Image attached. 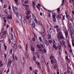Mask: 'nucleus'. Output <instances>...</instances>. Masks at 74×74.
Here are the masks:
<instances>
[{
  "label": "nucleus",
  "mask_w": 74,
  "mask_h": 74,
  "mask_svg": "<svg viewBox=\"0 0 74 74\" xmlns=\"http://www.w3.org/2000/svg\"><path fill=\"white\" fill-rule=\"evenodd\" d=\"M47 71L49 72V73H50V71H49V68L48 67H47Z\"/></svg>",
  "instance_id": "obj_52"
},
{
  "label": "nucleus",
  "mask_w": 74,
  "mask_h": 74,
  "mask_svg": "<svg viewBox=\"0 0 74 74\" xmlns=\"http://www.w3.org/2000/svg\"><path fill=\"white\" fill-rule=\"evenodd\" d=\"M52 17L53 19V22H56V14L54 12H53L52 13Z\"/></svg>",
  "instance_id": "obj_5"
},
{
  "label": "nucleus",
  "mask_w": 74,
  "mask_h": 74,
  "mask_svg": "<svg viewBox=\"0 0 74 74\" xmlns=\"http://www.w3.org/2000/svg\"><path fill=\"white\" fill-rule=\"evenodd\" d=\"M32 18H33V19L36 18V16H34V14L32 13Z\"/></svg>",
  "instance_id": "obj_28"
},
{
  "label": "nucleus",
  "mask_w": 74,
  "mask_h": 74,
  "mask_svg": "<svg viewBox=\"0 0 74 74\" xmlns=\"http://www.w3.org/2000/svg\"><path fill=\"white\" fill-rule=\"evenodd\" d=\"M36 7L38 8V10H39V11H40V7H38V5H36Z\"/></svg>",
  "instance_id": "obj_40"
},
{
  "label": "nucleus",
  "mask_w": 74,
  "mask_h": 74,
  "mask_svg": "<svg viewBox=\"0 0 74 74\" xmlns=\"http://www.w3.org/2000/svg\"><path fill=\"white\" fill-rule=\"evenodd\" d=\"M12 15L11 14L7 17V19L8 20V19H12Z\"/></svg>",
  "instance_id": "obj_12"
},
{
  "label": "nucleus",
  "mask_w": 74,
  "mask_h": 74,
  "mask_svg": "<svg viewBox=\"0 0 74 74\" xmlns=\"http://www.w3.org/2000/svg\"><path fill=\"white\" fill-rule=\"evenodd\" d=\"M28 3H29V1H28V0L25 1L24 2L25 4H27Z\"/></svg>",
  "instance_id": "obj_36"
},
{
  "label": "nucleus",
  "mask_w": 74,
  "mask_h": 74,
  "mask_svg": "<svg viewBox=\"0 0 74 74\" xmlns=\"http://www.w3.org/2000/svg\"><path fill=\"white\" fill-rule=\"evenodd\" d=\"M43 52L45 53H47V49H43Z\"/></svg>",
  "instance_id": "obj_25"
},
{
  "label": "nucleus",
  "mask_w": 74,
  "mask_h": 74,
  "mask_svg": "<svg viewBox=\"0 0 74 74\" xmlns=\"http://www.w3.org/2000/svg\"><path fill=\"white\" fill-rule=\"evenodd\" d=\"M54 27L55 28V29H58V28H59V25H56V26H55Z\"/></svg>",
  "instance_id": "obj_33"
},
{
  "label": "nucleus",
  "mask_w": 74,
  "mask_h": 74,
  "mask_svg": "<svg viewBox=\"0 0 74 74\" xmlns=\"http://www.w3.org/2000/svg\"><path fill=\"white\" fill-rule=\"evenodd\" d=\"M59 20L60 19H61V15L60 14H58L57 16Z\"/></svg>",
  "instance_id": "obj_20"
},
{
  "label": "nucleus",
  "mask_w": 74,
  "mask_h": 74,
  "mask_svg": "<svg viewBox=\"0 0 74 74\" xmlns=\"http://www.w3.org/2000/svg\"><path fill=\"white\" fill-rule=\"evenodd\" d=\"M16 15H17V17H18V16H20V14H19L18 13H16Z\"/></svg>",
  "instance_id": "obj_57"
},
{
  "label": "nucleus",
  "mask_w": 74,
  "mask_h": 74,
  "mask_svg": "<svg viewBox=\"0 0 74 74\" xmlns=\"http://www.w3.org/2000/svg\"><path fill=\"white\" fill-rule=\"evenodd\" d=\"M30 48L32 51H34V47L33 46H31Z\"/></svg>",
  "instance_id": "obj_15"
},
{
  "label": "nucleus",
  "mask_w": 74,
  "mask_h": 74,
  "mask_svg": "<svg viewBox=\"0 0 74 74\" xmlns=\"http://www.w3.org/2000/svg\"><path fill=\"white\" fill-rule=\"evenodd\" d=\"M5 45H4V48L5 50L7 49V46H5Z\"/></svg>",
  "instance_id": "obj_41"
},
{
  "label": "nucleus",
  "mask_w": 74,
  "mask_h": 74,
  "mask_svg": "<svg viewBox=\"0 0 74 74\" xmlns=\"http://www.w3.org/2000/svg\"><path fill=\"white\" fill-rule=\"evenodd\" d=\"M38 5L39 7H41V5L40 3H38Z\"/></svg>",
  "instance_id": "obj_63"
},
{
  "label": "nucleus",
  "mask_w": 74,
  "mask_h": 74,
  "mask_svg": "<svg viewBox=\"0 0 74 74\" xmlns=\"http://www.w3.org/2000/svg\"><path fill=\"white\" fill-rule=\"evenodd\" d=\"M37 47L38 48H41V47L40 45H38L37 46Z\"/></svg>",
  "instance_id": "obj_46"
},
{
  "label": "nucleus",
  "mask_w": 74,
  "mask_h": 74,
  "mask_svg": "<svg viewBox=\"0 0 74 74\" xmlns=\"http://www.w3.org/2000/svg\"><path fill=\"white\" fill-rule=\"evenodd\" d=\"M12 9H13V10H15V9L14 7V6L12 5Z\"/></svg>",
  "instance_id": "obj_61"
},
{
  "label": "nucleus",
  "mask_w": 74,
  "mask_h": 74,
  "mask_svg": "<svg viewBox=\"0 0 74 74\" xmlns=\"http://www.w3.org/2000/svg\"><path fill=\"white\" fill-rule=\"evenodd\" d=\"M32 4L33 5H36V3H35L34 1L32 2Z\"/></svg>",
  "instance_id": "obj_49"
},
{
  "label": "nucleus",
  "mask_w": 74,
  "mask_h": 74,
  "mask_svg": "<svg viewBox=\"0 0 74 74\" xmlns=\"http://www.w3.org/2000/svg\"><path fill=\"white\" fill-rule=\"evenodd\" d=\"M38 49L39 52H44V51H43V49H42V48H38Z\"/></svg>",
  "instance_id": "obj_16"
},
{
  "label": "nucleus",
  "mask_w": 74,
  "mask_h": 74,
  "mask_svg": "<svg viewBox=\"0 0 74 74\" xmlns=\"http://www.w3.org/2000/svg\"><path fill=\"white\" fill-rule=\"evenodd\" d=\"M67 60L68 61V63H69V64H70V59H68Z\"/></svg>",
  "instance_id": "obj_53"
},
{
  "label": "nucleus",
  "mask_w": 74,
  "mask_h": 74,
  "mask_svg": "<svg viewBox=\"0 0 74 74\" xmlns=\"http://www.w3.org/2000/svg\"><path fill=\"white\" fill-rule=\"evenodd\" d=\"M12 43V46L13 47V50H16L17 47L16 45L15 44H14L13 43Z\"/></svg>",
  "instance_id": "obj_8"
},
{
  "label": "nucleus",
  "mask_w": 74,
  "mask_h": 74,
  "mask_svg": "<svg viewBox=\"0 0 74 74\" xmlns=\"http://www.w3.org/2000/svg\"><path fill=\"white\" fill-rule=\"evenodd\" d=\"M3 7L4 8H7V5H4Z\"/></svg>",
  "instance_id": "obj_45"
},
{
  "label": "nucleus",
  "mask_w": 74,
  "mask_h": 74,
  "mask_svg": "<svg viewBox=\"0 0 74 74\" xmlns=\"http://www.w3.org/2000/svg\"><path fill=\"white\" fill-rule=\"evenodd\" d=\"M48 16L49 17V19H51V18L52 16H51V14L49 13H48Z\"/></svg>",
  "instance_id": "obj_24"
},
{
  "label": "nucleus",
  "mask_w": 74,
  "mask_h": 74,
  "mask_svg": "<svg viewBox=\"0 0 74 74\" xmlns=\"http://www.w3.org/2000/svg\"><path fill=\"white\" fill-rule=\"evenodd\" d=\"M29 69V70H30L32 71V70H33V69H32V67L31 66H30Z\"/></svg>",
  "instance_id": "obj_56"
},
{
  "label": "nucleus",
  "mask_w": 74,
  "mask_h": 74,
  "mask_svg": "<svg viewBox=\"0 0 74 74\" xmlns=\"http://www.w3.org/2000/svg\"><path fill=\"white\" fill-rule=\"evenodd\" d=\"M67 69H68V70L67 71V73H68V74H70V73H71V72L70 71H69V68H67Z\"/></svg>",
  "instance_id": "obj_35"
},
{
  "label": "nucleus",
  "mask_w": 74,
  "mask_h": 74,
  "mask_svg": "<svg viewBox=\"0 0 74 74\" xmlns=\"http://www.w3.org/2000/svg\"><path fill=\"white\" fill-rule=\"evenodd\" d=\"M62 45H63L64 47V48H66V45H65V43H64V42H62Z\"/></svg>",
  "instance_id": "obj_23"
},
{
  "label": "nucleus",
  "mask_w": 74,
  "mask_h": 74,
  "mask_svg": "<svg viewBox=\"0 0 74 74\" xmlns=\"http://www.w3.org/2000/svg\"><path fill=\"white\" fill-rule=\"evenodd\" d=\"M8 9H9V10H10L11 9V6L10 5H9L8 6Z\"/></svg>",
  "instance_id": "obj_55"
},
{
  "label": "nucleus",
  "mask_w": 74,
  "mask_h": 74,
  "mask_svg": "<svg viewBox=\"0 0 74 74\" xmlns=\"http://www.w3.org/2000/svg\"><path fill=\"white\" fill-rule=\"evenodd\" d=\"M8 41L9 42V44H10L11 43V39H8Z\"/></svg>",
  "instance_id": "obj_54"
},
{
  "label": "nucleus",
  "mask_w": 74,
  "mask_h": 74,
  "mask_svg": "<svg viewBox=\"0 0 74 74\" xmlns=\"http://www.w3.org/2000/svg\"><path fill=\"white\" fill-rule=\"evenodd\" d=\"M29 25H32V22H31V21H30L29 22Z\"/></svg>",
  "instance_id": "obj_51"
},
{
  "label": "nucleus",
  "mask_w": 74,
  "mask_h": 74,
  "mask_svg": "<svg viewBox=\"0 0 74 74\" xmlns=\"http://www.w3.org/2000/svg\"><path fill=\"white\" fill-rule=\"evenodd\" d=\"M34 19L36 23H38V22H37V19H36V18H34Z\"/></svg>",
  "instance_id": "obj_34"
},
{
  "label": "nucleus",
  "mask_w": 74,
  "mask_h": 74,
  "mask_svg": "<svg viewBox=\"0 0 74 74\" xmlns=\"http://www.w3.org/2000/svg\"><path fill=\"white\" fill-rule=\"evenodd\" d=\"M10 38H11V40H14V36L13 35H12V34H10Z\"/></svg>",
  "instance_id": "obj_22"
},
{
  "label": "nucleus",
  "mask_w": 74,
  "mask_h": 74,
  "mask_svg": "<svg viewBox=\"0 0 74 74\" xmlns=\"http://www.w3.org/2000/svg\"><path fill=\"white\" fill-rule=\"evenodd\" d=\"M37 72H38V70H36L34 71V74H37Z\"/></svg>",
  "instance_id": "obj_37"
},
{
  "label": "nucleus",
  "mask_w": 74,
  "mask_h": 74,
  "mask_svg": "<svg viewBox=\"0 0 74 74\" xmlns=\"http://www.w3.org/2000/svg\"><path fill=\"white\" fill-rule=\"evenodd\" d=\"M20 16L21 17V21L23 22H24V23H25L26 22V18L25 17V16H23V15L22 14H20Z\"/></svg>",
  "instance_id": "obj_4"
},
{
  "label": "nucleus",
  "mask_w": 74,
  "mask_h": 74,
  "mask_svg": "<svg viewBox=\"0 0 74 74\" xmlns=\"http://www.w3.org/2000/svg\"><path fill=\"white\" fill-rule=\"evenodd\" d=\"M48 39H51L52 36H51V35L50 34H48Z\"/></svg>",
  "instance_id": "obj_14"
},
{
  "label": "nucleus",
  "mask_w": 74,
  "mask_h": 74,
  "mask_svg": "<svg viewBox=\"0 0 74 74\" xmlns=\"http://www.w3.org/2000/svg\"><path fill=\"white\" fill-rule=\"evenodd\" d=\"M26 47H25V50L26 51H27V48H28V47L27 46V44H26Z\"/></svg>",
  "instance_id": "obj_27"
},
{
  "label": "nucleus",
  "mask_w": 74,
  "mask_h": 74,
  "mask_svg": "<svg viewBox=\"0 0 74 74\" xmlns=\"http://www.w3.org/2000/svg\"><path fill=\"white\" fill-rule=\"evenodd\" d=\"M64 33L65 34V36L66 37V39L67 40H69L70 38V37L69 36V34L68 33V32L67 31H65L64 32Z\"/></svg>",
  "instance_id": "obj_6"
},
{
  "label": "nucleus",
  "mask_w": 74,
  "mask_h": 74,
  "mask_svg": "<svg viewBox=\"0 0 74 74\" xmlns=\"http://www.w3.org/2000/svg\"><path fill=\"white\" fill-rule=\"evenodd\" d=\"M74 34H71V38L72 39V44L73 47L74 46Z\"/></svg>",
  "instance_id": "obj_7"
},
{
  "label": "nucleus",
  "mask_w": 74,
  "mask_h": 74,
  "mask_svg": "<svg viewBox=\"0 0 74 74\" xmlns=\"http://www.w3.org/2000/svg\"><path fill=\"white\" fill-rule=\"evenodd\" d=\"M33 59L34 60H36V58L35 57H34Z\"/></svg>",
  "instance_id": "obj_58"
},
{
  "label": "nucleus",
  "mask_w": 74,
  "mask_h": 74,
  "mask_svg": "<svg viewBox=\"0 0 74 74\" xmlns=\"http://www.w3.org/2000/svg\"><path fill=\"white\" fill-rule=\"evenodd\" d=\"M10 66H11L12 67H14V63H12V64H11V65H10Z\"/></svg>",
  "instance_id": "obj_47"
},
{
  "label": "nucleus",
  "mask_w": 74,
  "mask_h": 74,
  "mask_svg": "<svg viewBox=\"0 0 74 74\" xmlns=\"http://www.w3.org/2000/svg\"><path fill=\"white\" fill-rule=\"evenodd\" d=\"M53 48H54V49L55 50H57L58 48V46H56V45L53 44Z\"/></svg>",
  "instance_id": "obj_13"
},
{
  "label": "nucleus",
  "mask_w": 74,
  "mask_h": 74,
  "mask_svg": "<svg viewBox=\"0 0 74 74\" xmlns=\"http://www.w3.org/2000/svg\"><path fill=\"white\" fill-rule=\"evenodd\" d=\"M72 13L73 14V15H74V10H72Z\"/></svg>",
  "instance_id": "obj_64"
},
{
  "label": "nucleus",
  "mask_w": 74,
  "mask_h": 74,
  "mask_svg": "<svg viewBox=\"0 0 74 74\" xmlns=\"http://www.w3.org/2000/svg\"><path fill=\"white\" fill-rule=\"evenodd\" d=\"M3 65V63L1 64H0V67H2Z\"/></svg>",
  "instance_id": "obj_62"
},
{
  "label": "nucleus",
  "mask_w": 74,
  "mask_h": 74,
  "mask_svg": "<svg viewBox=\"0 0 74 74\" xmlns=\"http://www.w3.org/2000/svg\"><path fill=\"white\" fill-rule=\"evenodd\" d=\"M25 58L27 59V58H28V56L27 55V54H26H26L25 55Z\"/></svg>",
  "instance_id": "obj_50"
},
{
  "label": "nucleus",
  "mask_w": 74,
  "mask_h": 74,
  "mask_svg": "<svg viewBox=\"0 0 74 74\" xmlns=\"http://www.w3.org/2000/svg\"><path fill=\"white\" fill-rule=\"evenodd\" d=\"M12 61L11 60V58L10 59L9 58L8 59V66H10L11 64V63H12Z\"/></svg>",
  "instance_id": "obj_9"
},
{
  "label": "nucleus",
  "mask_w": 74,
  "mask_h": 74,
  "mask_svg": "<svg viewBox=\"0 0 74 74\" xmlns=\"http://www.w3.org/2000/svg\"><path fill=\"white\" fill-rule=\"evenodd\" d=\"M26 18L27 19H28L29 18V15H27V16H26Z\"/></svg>",
  "instance_id": "obj_48"
},
{
  "label": "nucleus",
  "mask_w": 74,
  "mask_h": 74,
  "mask_svg": "<svg viewBox=\"0 0 74 74\" xmlns=\"http://www.w3.org/2000/svg\"><path fill=\"white\" fill-rule=\"evenodd\" d=\"M36 55L37 56V58L38 59H40V54L38 53H36Z\"/></svg>",
  "instance_id": "obj_19"
},
{
  "label": "nucleus",
  "mask_w": 74,
  "mask_h": 74,
  "mask_svg": "<svg viewBox=\"0 0 74 74\" xmlns=\"http://www.w3.org/2000/svg\"><path fill=\"white\" fill-rule=\"evenodd\" d=\"M30 14V11L29 10H28L26 13L27 15H29V14Z\"/></svg>",
  "instance_id": "obj_21"
},
{
  "label": "nucleus",
  "mask_w": 74,
  "mask_h": 74,
  "mask_svg": "<svg viewBox=\"0 0 74 74\" xmlns=\"http://www.w3.org/2000/svg\"><path fill=\"white\" fill-rule=\"evenodd\" d=\"M58 49H59L58 50H62L61 49H62V47H61V46H59Z\"/></svg>",
  "instance_id": "obj_42"
},
{
  "label": "nucleus",
  "mask_w": 74,
  "mask_h": 74,
  "mask_svg": "<svg viewBox=\"0 0 74 74\" xmlns=\"http://www.w3.org/2000/svg\"><path fill=\"white\" fill-rule=\"evenodd\" d=\"M51 62L52 63H55V64L54 66V70H56L57 71H59L58 66V64H57V62H56V60H55V59L54 58L53 60H51Z\"/></svg>",
  "instance_id": "obj_1"
},
{
  "label": "nucleus",
  "mask_w": 74,
  "mask_h": 74,
  "mask_svg": "<svg viewBox=\"0 0 74 74\" xmlns=\"http://www.w3.org/2000/svg\"><path fill=\"white\" fill-rule=\"evenodd\" d=\"M70 21H69V25H71L72 23H73V18H72V19H71L70 20Z\"/></svg>",
  "instance_id": "obj_11"
},
{
  "label": "nucleus",
  "mask_w": 74,
  "mask_h": 74,
  "mask_svg": "<svg viewBox=\"0 0 74 74\" xmlns=\"http://www.w3.org/2000/svg\"><path fill=\"white\" fill-rule=\"evenodd\" d=\"M4 57H5V59H6L7 54L6 53H4Z\"/></svg>",
  "instance_id": "obj_44"
},
{
  "label": "nucleus",
  "mask_w": 74,
  "mask_h": 74,
  "mask_svg": "<svg viewBox=\"0 0 74 74\" xmlns=\"http://www.w3.org/2000/svg\"><path fill=\"white\" fill-rule=\"evenodd\" d=\"M18 48H19V49H21V48H22V46H21V45H18Z\"/></svg>",
  "instance_id": "obj_43"
},
{
  "label": "nucleus",
  "mask_w": 74,
  "mask_h": 74,
  "mask_svg": "<svg viewBox=\"0 0 74 74\" xmlns=\"http://www.w3.org/2000/svg\"><path fill=\"white\" fill-rule=\"evenodd\" d=\"M62 50H59V55H61V53H62Z\"/></svg>",
  "instance_id": "obj_39"
},
{
  "label": "nucleus",
  "mask_w": 74,
  "mask_h": 74,
  "mask_svg": "<svg viewBox=\"0 0 74 74\" xmlns=\"http://www.w3.org/2000/svg\"><path fill=\"white\" fill-rule=\"evenodd\" d=\"M32 27H35V23H33L32 25Z\"/></svg>",
  "instance_id": "obj_26"
},
{
  "label": "nucleus",
  "mask_w": 74,
  "mask_h": 74,
  "mask_svg": "<svg viewBox=\"0 0 74 74\" xmlns=\"http://www.w3.org/2000/svg\"><path fill=\"white\" fill-rule=\"evenodd\" d=\"M45 43L47 45H49V43H48V42L47 40H45Z\"/></svg>",
  "instance_id": "obj_18"
},
{
  "label": "nucleus",
  "mask_w": 74,
  "mask_h": 74,
  "mask_svg": "<svg viewBox=\"0 0 74 74\" xmlns=\"http://www.w3.org/2000/svg\"><path fill=\"white\" fill-rule=\"evenodd\" d=\"M36 64L38 65V66L40 68V69H41V65H40V63L38 61H37L35 62Z\"/></svg>",
  "instance_id": "obj_10"
},
{
  "label": "nucleus",
  "mask_w": 74,
  "mask_h": 74,
  "mask_svg": "<svg viewBox=\"0 0 74 74\" xmlns=\"http://www.w3.org/2000/svg\"><path fill=\"white\" fill-rule=\"evenodd\" d=\"M7 34V32L6 31H4V33H3V34H2V36L4 37V36H5V34Z\"/></svg>",
  "instance_id": "obj_17"
},
{
  "label": "nucleus",
  "mask_w": 74,
  "mask_h": 74,
  "mask_svg": "<svg viewBox=\"0 0 74 74\" xmlns=\"http://www.w3.org/2000/svg\"><path fill=\"white\" fill-rule=\"evenodd\" d=\"M49 44H52V40H49Z\"/></svg>",
  "instance_id": "obj_38"
},
{
  "label": "nucleus",
  "mask_w": 74,
  "mask_h": 74,
  "mask_svg": "<svg viewBox=\"0 0 74 74\" xmlns=\"http://www.w3.org/2000/svg\"><path fill=\"white\" fill-rule=\"evenodd\" d=\"M32 40L34 42V41H35V38H32Z\"/></svg>",
  "instance_id": "obj_59"
},
{
  "label": "nucleus",
  "mask_w": 74,
  "mask_h": 74,
  "mask_svg": "<svg viewBox=\"0 0 74 74\" xmlns=\"http://www.w3.org/2000/svg\"><path fill=\"white\" fill-rule=\"evenodd\" d=\"M18 0H14V1L15 2L16 5H18L19 4V3L18 2Z\"/></svg>",
  "instance_id": "obj_30"
},
{
  "label": "nucleus",
  "mask_w": 74,
  "mask_h": 74,
  "mask_svg": "<svg viewBox=\"0 0 74 74\" xmlns=\"http://www.w3.org/2000/svg\"><path fill=\"white\" fill-rule=\"evenodd\" d=\"M3 19H4V22H5V23H6L7 22V20H6V19H5V17H3Z\"/></svg>",
  "instance_id": "obj_32"
},
{
  "label": "nucleus",
  "mask_w": 74,
  "mask_h": 74,
  "mask_svg": "<svg viewBox=\"0 0 74 74\" xmlns=\"http://www.w3.org/2000/svg\"><path fill=\"white\" fill-rule=\"evenodd\" d=\"M38 32L40 34L42 37L45 36V35H46V33H45V30H44V28L42 29L41 32L39 31H38Z\"/></svg>",
  "instance_id": "obj_3"
},
{
  "label": "nucleus",
  "mask_w": 74,
  "mask_h": 74,
  "mask_svg": "<svg viewBox=\"0 0 74 74\" xmlns=\"http://www.w3.org/2000/svg\"><path fill=\"white\" fill-rule=\"evenodd\" d=\"M54 58V56L53 55H51L50 57V59H53Z\"/></svg>",
  "instance_id": "obj_29"
},
{
  "label": "nucleus",
  "mask_w": 74,
  "mask_h": 74,
  "mask_svg": "<svg viewBox=\"0 0 74 74\" xmlns=\"http://www.w3.org/2000/svg\"><path fill=\"white\" fill-rule=\"evenodd\" d=\"M57 32H58V36L59 39L60 40H63L64 37L63 36L62 32L60 30V28L57 29Z\"/></svg>",
  "instance_id": "obj_2"
},
{
  "label": "nucleus",
  "mask_w": 74,
  "mask_h": 74,
  "mask_svg": "<svg viewBox=\"0 0 74 74\" xmlns=\"http://www.w3.org/2000/svg\"><path fill=\"white\" fill-rule=\"evenodd\" d=\"M39 40H40V41L42 42V38H41V37H40L38 38Z\"/></svg>",
  "instance_id": "obj_31"
},
{
  "label": "nucleus",
  "mask_w": 74,
  "mask_h": 74,
  "mask_svg": "<svg viewBox=\"0 0 74 74\" xmlns=\"http://www.w3.org/2000/svg\"><path fill=\"white\" fill-rule=\"evenodd\" d=\"M25 62V60H23L21 62V63H23V64H24V62Z\"/></svg>",
  "instance_id": "obj_60"
}]
</instances>
